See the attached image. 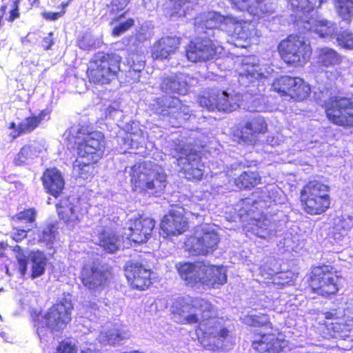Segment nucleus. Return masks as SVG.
Returning <instances> with one entry per match:
<instances>
[{
    "label": "nucleus",
    "instance_id": "39",
    "mask_svg": "<svg viewBox=\"0 0 353 353\" xmlns=\"http://www.w3.org/2000/svg\"><path fill=\"white\" fill-rule=\"evenodd\" d=\"M37 214V210L34 208L23 209L13 215L11 217V221L15 223L32 225L35 223Z\"/></svg>",
    "mask_w": 353,
    "mask_h": 353
},
{
    "label": "nucleus",
    "instance_id": "31",
    "mask_svg": "<svg viewBox=\"0 0 353 353\" xmlns=\"http://www.w3.org/2000/svg\"><path fill=\"white\" fill-rule=\"evenodd\" d=\"M201 261L179 262L176 264V271L187 286L192 288L201 284V270L199 268Z\"/></svg>",
    "mask_w": 353,
    "mask_h": 353
},
{
    "label": "nucleus",
    "instance_id": "37",
    "mask_svg": "<svg viewBox=\"0 0 353 353\" xmlns=\"http://www.w3.org/2000/svg\"><path fill=\"white\" fill-rule=\"evenodd\" d=\"M19 5L20 0H13L10 5L5 3L0 6V26L3 21L12 23L20 18Z\"/></svg>",
    "mask_w": 353,
    "mask_h": 353
},
{
    "label": "nucleus",
    "instance_id": "10",
    "mask_svg": "<svg viewBox=\"0 0 353 353\" xmlns=\"http://www.w3.org/2000/svg\"><path fill=\"white\" fill-rule=\"evenodd\" d=\"M327 121L344 129L353 128V98L346 96L333 95L322 104Z\"/></svg>",
    "mask_w": 353,
    "mask_h": 353
},
{
    "label": "nucleus",
    "instance_id": "43",
    "mask_svg": "<svg viewBox=\"0 0 353 353\" xmlns=\"http://www.w3.org/2000/svg\"><path fill=\"white\" fill-rule=\"evenodd\" d=\"M149 173L143 172H133L130 175V185L134 192L143 194V187L145 186V179L148 177Z\"/></svg>",
    "mask_w": 353,
    "mask_h": 353
},
{
    "label": "nucleus",
    "instance_id": "12",
    "mask_svg": "<svg viewBox=\"0 0 353 353\" xmlns=\"http://www.w3.org/2000/svg\"><path fill=\"white\" fill-rule=\"evenodd\" d=\"M268 130L265 118L261 115H251L243 118L232 129V136L239 143L254 145L259 137Z\"/></svg>",
    "mask_w": 353,
    "mask_h": 353
},
{
    "label": "nucleus",
    "instance_id": "52",
    "mask_svg": "<svg viewBox=\"0 0 353 353\" xmlns=\"http://www.w3.org/2000/svg\"><path fill=\"white\" fill-rule=\"evenodd\" d=\"M31 7L37 8L40 5V0H28Z\"/></svg>",
    "mask_w": 353,
    "mask_h": 353
},
{
    "label": "nucleus",
    "instance_id": "42",
    "mask_svg": "<svg viewBox=\"0 0 353 353\" xmlns=\"http://www.w3.org/2000/svg\"><path fill=\"white\" fill-rule=\"evenodd\" d=\"M337 45L345 50H353V32L350 30H342L336 34Z\"/></svg>",
    "mask_w": 353,
    "mask_h": 353
},
{
    "label": "nucleus",
    "instance_id": "54",
    "mask_svg": "<svg viewBox=\"0 0 353 353\" xmlns=\"http://www.w3.org/2000/svg\"><path fill=\"white\" fill-rule=\"evenodd\" d=\"M323 0H319V4H321L323 3Z\"/></svg>",
    "mask_w": 353,
    "mask_h": 353
},
{
    "label": "nucleus",
    "instance_id": "13",
    "mask_svg": "<svg viewBox=\"0 0 353 353\" xmlns=\"http://www.w3.org/2000/svg\"><path fill=\"white\" fill-rule=\"evenodd\" d=\"M114 274L111 267L100 264L84 265L80 273L83 285L90 292H101L108 287Z\"/></svg>",
    "mask_w": 353,
    "mask_h": 353
},
{
    "label": "nucleus",
    "instance_id": "48",
    "mask_svg": "<svg viewBox=\"0 0 353 353\" xmlns=\"http://www.w3.org/2000/svg\"><path fill=\"white\" fill-rule=\"evenodd\" d=\"M307 0H288L292 7L298 10H303L307 8L311 9L312 6L307 3Z\"/></svg>",
    "mask_w": 353,
    "mask_h": 353
},
{
    "label": "nucleus",
    "instance_id": "23",
    "mask_svg": "<svg viewBox=\"0 0 353 353\" xmlns=\"http://www.w3.org/2000/svg\"><path fill=\"white\" fill-rule=\"evenodd\" d=\"M157 109L163 114L176 120H186L190 115L188 107L176 97L162 96L156 99Z\"/></svg>",
    "mask_w": 353,
    "mask_h": 353
},
{
    "label": "nucleus",
    "instance_id": "34",
    "mask_svg": "<svg viewBox=\"0 0 353 353\" xmlns=\"http://www.w3.org/2000/svg\"><path fill=\"white\" fill-rule=\"evenodd\" d=\"M267 79L259 64L245 63L243 70L239 73V80L245 83H252Z\"/></svg>",
    "mask_w": 353,
    "mask_h": 353
},
{
    "label": "nucleus",
    "instance_id": "45",
    "mask_svg": "<svg viewBox=\"0 0 353 353\" xmlns=\"http://www.w3.org/2000/svg\"><path fill=\"white\" fill-rule=\"evenodd\" d=\"M71 0H68L66 1L62 2L59 8H61L59 12H45L42 13V17L47 21H56L59 19L60 17H63L66 12V8L68 6Z\"/></svg>",
    "mask_w": 353,
    "mask_h": 353
},
{
    "label": "nucleus",
    "instance_id": "4",
    "mask_svg": "<svg viewBox=\"0 0 353 353\" xmlns=\"http://www.w3.org/2000/svg\"><path fill=\"white\" fill-rule=\"evenodd\" d=\"M330 186L322 176H315L306 181L299 191V203L308 215L317 216L325 213L330 208Z\"/></svg>",
    "mask_w": 353,
    "mask_h": 353
},
{
    "label": "nucleus",
    "instance_id": "38",
    "mask_svg": "<svg viewBox=\"0 0 353 353\" xmlns=\"http://www.w3.org/2000/svg\"><path fill=\"white\" fill-rule=\"evenodd\" d=\"M334 8L343 20L350 22L353 19V0H334Z\"/></svg>",
    "mask_w": 353,
    "mask_h": 353
},
{
    "label": "nucleus",
    "instance_id": "14",
    "mask_svg": "<svg viewBox=\"0 0 353 353\" xmlns=\"http://www.w3.org/2000/svg\"><path fill=\"white\" fill-rule=\"evenodd\" d=\"M316 59L317 71L324 74L328 82L334 83L341 77V72L336 68L342 63L343 57L336 50L329 47L319 48Z\"/></svg>",
    "mask_w": 353,
    "mask_h": 353
},
{
    "label": "nucleus",
    "instance_id": "41",
    "mask_svg": "<svg viewBox=\"0 0 353 353\" xmlns=\"http://www.w3.org/2000/svg\"><path fill=\"white\" fill-rule=\"evenodd\" d=\"M12 251L15 254V258L19 265V272L21 276H25L28 270V256L23 252L21 247L18 245L13 247Z\"/></svg>",
    "mask_w": 353,
    "mask_h": 353
},
{
    "label": "nucleus",
    "instance_id": "7",
    "mask_svg": "<svg viewBox=\"0 0 353 353\" xmlns=\"http://www.w3.org/2000/svg\"><path fill=\"white\" fill-rule=\"evenodd\" d=\"M277 52L288 66H304L310 59L312 48L310 42L299 34H290L277 46Z\"/></svg>",
    "mask_w": 353,
    "mask_h": 353
},
{
    "label": "nucleus",
    "instance_id": "51",
    "mask_svg": "<svg viewBox=\"0 0 353 353\" xmlns=\"http://www.w3.org/2000/svg\"><path fill=\"white\" fill-rule=\"evenodd\" d=\"M176 84V81L174 79L171 78H165L162 82V87L165 89H168L169 86L172 88V85H175Z\"/></svg>",
    "mask_w": 353,
    "mask_h": 353
},
{
    "label": "nucleus",
    "instance_id": "36",
    "mask_svg": "<svg viewBox=\"0 0 353 353\" xmlns=\"http://www.w3.org/2000/svg\"><path fill=\"white\" fill-rule=\"evenodd\" d=\"M31 272L30 278L34 279L44 274L48 259L43 252L36 251L30 254Z\"/></svg>",
    "mask_w": 353,
    "mask_h": 353
},
{
    "label": "nucleus",
    "instance_id": "24",
    "mask_svg": "<svg viewBox=\"0 0 353 353\" xmlns=\"http://www.w3.org/2000/svg\"><path fill=\"white\" fill-rule=\"evenodd\" d=\"M220 242L217 232L214 230H203L199 236L191 237L190 250L196 255H208L214 252Z\"/></svg>",
    "mask_w": 353,
    "mask_h": 353
},
{
    "label": "nucleus",
    "instance_id": "1",
    "mask_svg": "<svg viewBox=\"0 0 353 353\" xmlns=\"http://www.w3.org/2000/svg\"><path fill=\"white\" fill-rule=\"evenodd\" d=\"M191 313L184 317V323L196 324L195 334L200 343L210 350L222 348L229 338L230 331L225 326L223 317L219 316L217 307L208 299L193 297L188 303Z\"/></svg>",
    "mask_w": 353,
    "mask_h": 353
},
{
    "label": "nucleus",
    "instance_id": "2",
    "mask_svg": "<svg viewBox=\"0 0 353 353\" xmlns=\"http://www.w3.org/2000/svg\"><path fill=\"white\" fill-rule=\"evenodd\" d=\"M77 158L73 163V170L77 177L83 180L92 179L98 173L97 163L102 158L105 139L101 132L90 131L81 126L74 137Z\"/></svg>",
    "mask_w": 353,
    "mask_h": 353
},
{
    "label": "nucleus",
    "instance_id": "53",
    "mask_svg": "<svg viewBox=\"0 0 353 353\" xmlns=\"http://www.w3.org/2000/svg\"><path fill=\"white\" fill-rule=\"evenodd\" d=\"M6 246L2 243H0V258L3 257L5 254Z\"/></svg>",
    "mask_w": 353,
    "mask_h": 353
},
{
    "label": "nucleus",
    "instance_id": "19",
    "mask_svg": "<svg viewBox=\"0 0 353 353\" xmlns=\"http://www.w3.org/2000/svg\"><path fill=\"white\" fill-rule=\"evenodd\" d=\"M180 172L189 181L198 182L203 179L205 164L201 156L195 150L190 151L178 159Z\"/></svg>",
    "mask_w": 353,
    "mask_h": 353
},
{
    "label": "nucleus",
    "instance_id": "44",
    "mask_svg": "<svg viewBox=\"0 0 353 353\" xmlns=\"http://www.w3.org/2000/svg\"><path fill=\"white\" fill-rule=\"evenodd\" d=\"M314 32L321 37H330L333 34L334 27L330 22L319 21L315 24Z\"/></svg>",
    "mask_w": 353,
    "mask_h": 353
},
{
    "label": "nucleus",
    "instance_id": "33",
    "mask_svg": "<svg viewBox=\"0 0 353 353\" xmlns=\"http://www.w3.org/2000/svg\"><path fill=\"white\" fill-rule=\"evenodd\" d=\"M166 178V174L163 172H157L154 177L149 174L148 177L145 178L146 181L143 188V194H150L154 196L159 195L165 188Z\"/></svg>",
    "mask_w": 353,
    "mask_h": 353
},
{
    "label": "nucleus",
    "instance_id": "32",
    "mask_svg": "<svg viewBox=\"0 0 353 353\" xmlns=\"http://www.w3.org/2000/svg\"><path fill=\"white\" fill-rule=\"evenodd\" d=\"M246 170H243L234 179V184L241 190H250L262 182V178L258 168L252 165H245Z\"/></svg>",
    "mask_w": 353,
    "mask_h": 353
},
{
    "label": "nucleus",
    "instance_id": "3",
    "mask_svg": "<svg viewBox=\"0 0 353 353\" xmlns=\"http://www.w3.org/2000/svg\"><path fill=\"white\" fill-rule=\"evenodd\" d=\"M246 323L254 327L267 330H256L253 333L251 345L257 353H281L288 345L285 334L272 323L267 313L256 312L245 316Z\"/></svg>",
    "mask_w": 353,
    "mask_h": 353
},
{
    "label": "nucleus",
    "instance_id": "17",
    "mask_svg": "<svg viewBox=\"0 0 353 353\" xmlns=\"http://www.w3.org/2000/svg\"><path fill=\"white\" fill-rule=\"evenodd\" d=\"M124 272L126 280L133 290L145 291L152 284L153 270L139 261H128Z\"/></svg>",
    "mask_w": 353,
    "mask_h": 353
},
{
    "label": "nucleus",
    "instance_id": "29",
    "mask_svg": "<svg viewBox=\"0 0 353 353\" xmlns=\"http://www.w3.org/2000/svg\"><path fill=\"white\" fill-rule=\"evenodd\" d=\"M45 115V111L42 110L37 115L32 114L26 117L18 125L14 121L10 122L8 128L12 130L9 135L11 139L14 140L22 134L33 132L41 124Z\"/></svg>",
    "mask_w": 353,
    "mask_h": 353
},
{
    "label": "nucleus",
    "instance_id": "11",
    "mask_svg": "<svg viewBox=\"0 0 353 353\" xmlns=\"http://www.w3.org/2000/svg\"><path fill=\"white\" fill-rule=\"evenodd\" d=\"M212 21L214 24L210 27L211 29L219 28L225 31L234 39L245 42L241 44V48H245L252 37L251 21L238 19L232 15H222L218 12H214L207 19V21Z\"/></svg>",
    "mask_w": 353,
    "mask_h": 353
},
{
    "label": "nucleus",
    "instance_id": "9",
    "mask_svg": "<svg viewBox=\"0 0 353 353\" xmlns=\"http://www.w3.org/2000/svg\"><path fill=\"white\" fill-rule=\"evenodd\" d=\"M323 320L318 324V333L323 339H341L353 327V317L346 315L344 307H334L323 312Z\"/></svg>",
    "mask_w": 353,
    "mask_h": 353
},
{
    "label": "nucleus",
    "instance_id": "22",
    "mask_svg": "<svg viewBox=\"0 0 353 353\" xmlns=\"http://www.w3.org/2000/svg\"><path fill=\"white\" fill-rule=\"evenodd\" d=\"M160 229L167 237L179 236L188 229V221L182 209L170 210L160 223Z\"/></svg>",
    "mask_w": 353,
    "mask_h": 353
},
{
    "label": "nucleus",
    "instance_id": "6",
    "mask_svg": "<svg viewBox=\"0 0 353 353\" xmlns=\"http://www.w3.org/2000/svg\"><path fill=\"white\" fill-rule=\"evenodd\" d=\"M333 265L320 264L311 268L306 274L305 289L310 293L329 298L338 294L341 276Z\"/></svg>",
    "mask_w": 353,
    "mask_h": 353
},
{
    "label": "nucleus",
    "instance_id": "50",
    "mask_svg": "<svg viewBox=\"0 0 353 353\" xmlns=\"http://www.w3.org/2000/svg\"><path fill=\"white\" fill-rule=\"evenodd\" d=\"M53 32H50L48 34L47 37H45L42 39V48L45 50H48L51 48V47L54 45V39H53Z\"/></svg>",
    "mask_w": 353,
    "mask_h": 353
},
{
    "label": "nucleus",
    "instance_id": "5",
    "mask_svg": "<svg viewBox=\"0 0 353 353\" xmlns=\"http://www.w3.org/2000/svg\"><path fill=\"white\" fill-rule=\"evenodd\" d=\"M122 57L113 52L99 51L89 60L86 69L88 81L94 85L110 84L117 79Z\"/></svg>",
    "mask_w": 353,
    "mask_h": 353
},
{
    "label": "nucleus",
    "instance_id": "46",
    "mask_svg": "<svg viewBox=\"0 0 353 353\" xmlns=\"http://www.w3.org/2000/svg\"><path fill=\"white\" fill-rule=\"evenodd\" d=\"M55 353H77V350L71 342L62 341L57 345Z\"/></svg>",
    "mask_w": 353,
    "mask_h": 353
},
{
    "label": "nucleus",
    "instance_id": "16",
    "mask_svg": "<svg viewBox=\"0 0 353 353\" xmlns=\"http://www.w3.org/2000/svg\"><path fill=\"white\" fill-rule=\"evenodd\" d=\"M241 97L229 94L225 91L208 92L201 95L199 103L208 110L231 112L240 107Z\"/></svg>",
    "mask_w": 353,
    "mask_h": 353
},
{
    "label": "nucleus",
    "instance_id": "28",
    "mask_svg": "<svg viewBox=\"0 0 353 353\" xmlns=\"http://www.w3.org/2000/svg\"><path fill=\"white\" fill-rule=\"evenodd\" d=\"M41 179L47 193L54 198H58L62 194L65 181L57 168H46L43 172Z\"/></svg>",
    "mask_w": 353,
    "mask_h": 353
},
{
    "label": "nucleus",
    "instance_id": "40",
    "mask_svg": "<svg viewBox=\"0 0 353 353\" xmlns=\"http://www.w3.org/2000/svg\"><path fill=\"white\" fill-rule=\"evenodd\" d=\"M35 153L34 148L30 144L23 145L19 152L15 155L13 162L15 165H23L32 159Z\"/></svg>",
    "mask_w": 353,
    "mask_h": 353
},
{
    "label": "nucleus",
    "instance_id": "25",
    "mask_svg": "<svg viewBox=\"0 0 353 353\" xmlns=\"http://www.w3.org/2000/svg\"><path fill=\"white\" fill-rule=\"evenodd\" d=\"M199 268L201 270L200 285L207 286L212 289L218 288L226 283L228 276L226 271L222 265H215L201 261Z\"/></svg>",
    "mask_w": 353,
    "mask_h": 353
},
{
    "label": "nucleus",
    "instance_id": "20",
    "mask_svg": "<svg viewBox=\"0 0 353 353\" xmlns=\"http://www.w3.org/2000/svg\"><path fill=\"white\" fill-rule=\"evenodd\" d=\"M216 54V46L209 38L196 37L191 40L185 49L187 59L193 63L207 61Z\"/></svg>",
    "mask_w": 353,
    "mask_h": 353
},
{
    "label": "nucleus",
    "instance_id": "15",
    "mask_svg": "<svg viewBox=\"0 0 353 353\" xmlns=\"http://www.w3.org/2000/svg\"><path fill=\"white\" fill-rule=\"evenodd\" d=\"M130 0H111L106 5L107 12L112 16L110 25L117 23L111 30V35L118 37L135 26V19L132 17L125 18L128 12L125 10Z\"/></svg>",
    "mask_w": 353,
    "mask_h": 353
},
{
    "label": "nucleus",
    "instance_id": "47",
    "mask_svg": "<svg viewBox=\"0 0 353 353\" xmlns=\"http://www.w3.org/2000/svg\"><path fill=\"white\" fill-rule=\"evenodd\" d=\"M255 225L257 228L253 229V230L255 231L256 236L261 239H265L266 234H268L266 224L263 221L258 219L256 220Z\"/></svg>",
    "mask_w": 353,
    "mask_h": 353
},
{
    "label": "nucleus",
    "instance_id": "35",
    "mask_svg": "<svg viewBox=\"0 0 353 353\" xmlns=\"http://www.w3.org/2000/svg\"><path fill=\"white\" fill-rule=\"evenodd\" d=\"M119 236L109 229H103L99 234V245L105 252L113 253L119 250Z\"/></svg>",
    "mask_w": 353,
    "mask_h": 353
},
{
    "label": "nucleus",
    "instance_id": "27",
    "mask_svg": "<svg viewBox=\"0 0 353 353\" xmlns=\"http://www.w3.org/2000/svg\"><path fill=\"white\" fill-rule=\"evenodd\" d=\"M80 205L79 199H77V205L71 203L68 196L61 199L56 204L60 219L66 223H79L83 216V210Z\"/></svg>",
    "mask_w": 353,
    "mask_h": 353
},
{
    "label": "nucleus",
    "instance_id": "21",
    "mask_svg": "<svg viewBox=\"0 0 353 353\" xmlns=\"http://www.w3.org/2000/svg\"><path fill=\"white\" fill-rule=\"evenodd\" d=\"M154 219L144 215L132 218L128 221V239L136 243H144L150 238L155 227Z\"/></svg>",
    "mask_w": 353,
    "mask_h": 353
},
{
    "label": "nucleus",
    "instance_id": "18",
    "mask_svg": "<svg viewBox=\"0 0 353 353\" xmlns=\"http://www.w3.org/2000/svg\"><path fill=\"white\" fill-rule=\"evenodd\" d=\"M73 306L70 301L62 299L53 304L44 315L46 325L52 332H61L71 321Z\"/></svg>",
    "mask_w": 353,
    "mask_h": 353
},
{
    "label": "nucleus",
    "instance_id": "26",
    "mask_svg": "<svg viewBox=\"0 0 353 353\" xmlns=\"http://www.w3.org/2000/svg\"><path fill=\"white\" fill-rule=\"evenodd\" d=\"M232 8L240 11H246L250 15L261 18L274 12L272 3L266 0H228Z\"/></svg>",
    "mask_w": 353,
    "mask_h": 353
},
{
    "label": "nucleus",
    "instance_id": "30",
    "mask_svg": "<svg viewBox=\"0 0 353 353\" xmlns=\"http://www.w3.org/2000/svg\"><path fill=\"white\" fill-rule=\"evenodd\" d=\"M180 39L176 36H165L156 41L152 50V57L156 60L168 59L179 47Z\"/></svg>",
    "mask_w": 353,
    "mask_h": 353
},
{
    "label": "nucleus",
    "instance_id": "8",
    "mask_svg": "<svg viewBox=\"0 0 353 353\" xmlns=\"http://www.w3.org/2000/svg\"><path fill=\"white\" fill-rule=\"evenodd\" d=\"M270 90L281 99L294 103L306 101L312 93L311 85L304 79L288 74L274 78Z\"/></svg>",
    "mask_w": 353,
    "mask_h": 353
},
{
    "label": "nucleus",
    "instance_id": "49",
    "mask_svg": "<svg viewBox=\"0 0 353 353\" xmlns=\"http://www.w3.org/2000/svg\"><path fill=\"white\" fill-rule=\"evenodd\" d=\"M30 230V229L23 230V229H16V231L13 233L12 236V239L15 242H21L23 239H26L28 236V233Z\"/></svg>",
    "mask_w": 353,
    "mask_h": 353
}]
</instances>
